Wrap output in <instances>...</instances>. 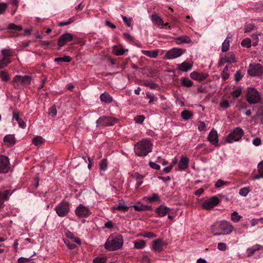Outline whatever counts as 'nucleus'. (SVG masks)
<instances>
[{
	"instance_id": "nucleus-1",
	"label": "nucleus",
	"mask_w": 263,
	"mask_h": 263,
	"mask_svg": "<svg viewBox=\"0 0 263 263\" xmlns=\"http://www.w3.org/2000/svg\"><path fill=\"white\" fill-rule=\"evenodd\" d=\"M123 245V239L121 235L111 234L106 240L104 247L105 249L110 251L118 250L122 248Z\"/></svg>"
},
{
	"instance_id": "nucleus-2",
	"label": "nucleus",
	"mask_w": 263,
	"mask_h": 263,
	"mask_svg": "<svg viewBox=\"0 0 263 263\" xmlns=\"http://www.w3.org/2000/svg\"><path fill=\"white\" fill-rule=\"evenodd\" d=\"M152 144L149 140H145L138 142L135 145L136 154L140 157L146 156L152 152Z\"/></svg>"
},
{
	"instance_id": "nucleus-3",
	"label": "nucleus",
	"mask_w": 263,
	"mask_h": 263,
	"mask_svg": "<svg viewBox=\"0 0 263 263\" xmlns=\"http://www.w3.org/2000/svg\"><path fill=\"white\" fill-rule=\"evenodd\" d=\"M244 135L243 129L240 127L235 128L224 139V141L229 143L239 141Z\"/></svg>"
},
{
	"instance_id": "nucleus-4",
	"label": "nucleus",
	"mask_w": 263,
	"mask_h": 263,
	"mask_svg": "<svg viewBox=\"0 0 263 263\" xmlns=\"http://www.w3.org/2000/svg\"><path fill=\"white\" fill-rule=\"evenodd\" d=\"M54 210L59 217H65L67 215L70 211L69 204L67 202L63 201L57 204Z\"/></svg>"
},
{
	"instance_id": "nucleus-5",
	"label": "nucleus",
	"mask_w": 263,
	"mask_h": 263,
	"mask_svg": "<svg viewBox=\"0 0 263 263\" xmlns=\"http://www.w3.org/2000/svg\"><path fill=\"white\" fill-rule=\"evenodd\" d=\"M246 99L250 104H256L259 101L260 97L256 89L251 88L247 92Z\"/></svg>"
},
{
	"instance_id": "nucleus-6",
	"label": "nucleus",
	"mask_w": 263,
	"mask_h": 263,
	"mask_svg": "<svg viewBox=\"0 0 263 263\" xmlns=\"http://www.w3.org/2000/svg\"><path fill=\"white\" fill-rule=\"evenodd\" d=\"M215 227H218L221 230V235H228L232 233L234 229L233 225L226 220L216 222Z\"/></svg>"
},
{
	"instance_id": "nucleus-7",
	"label": "nucleus",
	"mask_w": 263,
	"mask_h": 263,
	"mask_svg": "<svg viewBox=\"0 0 263 263\" xmlns=\"http://www.w3.org/2000/svg\"><path fill=\"white\" fill-rule=\"evenodd\" d=\"M115 118L103 116L100 117L97 121V126H112L116 123Z\"/></svg>"
},
{
	"instance_id": "nucleus-8",
	"label": "nucleus",
	"mask_w": 263,
	"mask_h": 263,
	"mask_svg": "<svg viewBox=\"0 0 263 263\" xmlns=\"http://www.w3.org/2000/svg\"><path fill=\"white\" fill-rule=\"evenodd\" d=\"M185 51L181 48H174L168 50L165 54V57L167 59L171 60L177 58L181 56Z\"/></svg>"
},
{
	"instance_id": "nucleus-9",
	"label": "nucleus",
	"mask_w": 263,
	"mask_h": 263,
	"mask_svg": "<svg viewBox=\"0 0 263 263\" xmlns=\"http://www.w3.org/2000/svg\"><path fill=\"white\" fill-rule=\"evenodd\" d=\"M219 203V198L216 196H213L211 198L204 201L201 205L202 209L209 210L218 205Z\"/></svg>"
},
{
	"instance_id": "nucleus-10",
	"label": "nucleus",
	"mask_w": 263,
	"mask_h": 263,
	"mask_svg": "<svg viewBox=\"0 0 263 263\" xmlns=\"http://www.w3.org/2000/svg\"><path fill=\"white\" fill-rule=\"evenodd\" d=\"M248 73L252 77L259 76L263 73V67L260 64H250Z\"/></svg>"
},
{
	"instance_id": "nucleus-11",
	"label": "nucleus",
	"mask_w": 263,
	"mask_h": 263,
	"mask_svg": "<svg viewBox=\"0 0 263 263\" xmlns=\"http://www.w3.org/2000/svg\"><path fill=\"white\" fill-rule=\"evenodd\" d=\"M10 169L9 159L8 157L0 155V174L6 173Z\"/></svg>"
},
{
	"instance_id": "nucleus-12",
	"label": "nucleus",
	"mask_w": 263,
	"mask_h": 263,
	"mask_svg": "<svg viewBox=\"0 0 263 263\" xmlns=\"http://www.w3.org/2000/svg\"><path fill=\"white\" fill-rule=\"evenodd\" d=\"M74 36L70 33L66 32L62 34L58 40V45L61 47L66 45L68 42L72 41Z\"/></svg>"
},
{
	"instance_id": "nucleus-13",
	"label": "nucleus",
	"mask_w": 263,
	"mask_h": 263,
	"mask_svg": "<svg viewBox=\"0 0 263 263\" xmlns=\"http://www.w3.org/2000/svg\"><path fill=\"white\" fill-rule=\"evenodd\" d=\"M75 213L80 218L87 217L90 215L89 209L82 204H80L76 209Z\"/></svg>"
},
{
	"instance_id": "nucleus-14",
	"label": "nucleus",
	"mask_w": 263,
	"mask_h": 263,
	"mask_svg": "<svg viewBox=\"0 0 263 263\" xmlns=\"http://www.w3.org/2000/svg\"><path fill=\"white\" fill-rule=\"evenodd\" d=\"M208 140L213 145L217 146L218 144V136L217 132L212 129L208 136Z\"/></svg>"
},
{
	"instance_id": "nucleus-15",
	"label": "nucleus",
	"mask_w": 263,
	"mask_h": 263,
	"mask_svg": "<svg viewBox=\"0 0 263 263\" xmlns=\"http://www.w3.org/2000/svg\"><path fill=\"white\" fill-rule=\"evenodd\" d=\"M208 74L206 73H199L197 71H193L190 73V77L198 81H202L206 79Z\"/></svg>"
},
{
	"instance_id": "nucleus-16",
	"label": "nucleus",
	"mask_w": 263,
	"mask_h": 263,
	"mask_svg": "<svg viewBox=\"0 0 263 263\" xmlns=\"http://www.w3.org/2000/svg\"><path fill=\"white\" fill-rule=\"evenodd\" d=\"M189 159L187 157L182 156L178 163V169L182 171L186 169L189 166Z\"/></svg>"
},
{
	"instance_id": "nucleus-17",
	"label": "nucleus",
	"mask_w": 263,
	"mask_h": 263,
	"mask_svg": "<svg viewBox=\"0 0 263 263\" xmlns=\"http://www.w3.org/2000/svg\"><path fill=\"white\" fill-rule=\"evenodd\" d=\"M12 192L10 190H6L4 192L0 191V208L3 204L4 200H7L9 196L11 195Z\"/></svg>"
},
{
	"instance_id": "nucleus-18",
	"label": "nucleus",
	"mask_w": 263,
	"mask_h": 263,
	"mask_svg": "<svg viewBox=\"0 0 263 263\" xmlns=\"http://www.w3.org/2000/svg\"><path fill=\"white\" fill-rule=\"evenodd\" d=\"M171 209L166 206L160 205L156 209V213L161 217L165 216L170 211Z\"/></svg>"
},
{
	"instance_id": "nucleus-19",
	"label": "nucleus",
	"mask_w": 263,
	"mask_h": 263,
	"mask_svg": "<svg viewBox=\"0 0 263 263\" xmlns=\"http://www.w3.org/2000/svg\"><path fill=\"white\" fill-rule=\"evenodd\" d=\"M263 249V246L259 244H256L251 248H248L247 253L248 257L252 256L256 251Z\"/></svg>"
},
{
	"instance_id": "nucleus-20",
	"label": "nucleus",
	"mask_w": 263,
	"mask_h": 263,
	"mask_svg": "<svg viewBox=\"0 0 263 263\" xmlns=\"http://www.w3.org/2000/svg\"><path fill=\"white\" fill-rule=\"evenodd\" d=\"M163 243L161 239L155 240L153 245V249L155 251L160 252L163 250Z\"/></svg>"
},
{
	"instance_id": "nucleus-21",
	"label": "nucleus",
	"mask_w": 263,
	"mask_h": 263,
	"mask_svg": "<svg viewBox=\"0 0 263 263\" xmlns=\"http://www.w3.org/2000/svg\"><path fill=\"white\" fill-rule=\"evenodd\" d=\"M193 67V65L189 62H184L178 65L177 69L183 72H187L190 70Z\"/></svg>"
},
{
	"instance_id": "nucleus-22",
	"label": "nucleus",
	"mask_w": 263,
	"mask_h": 263,
	"mask_svg": "<svg viewBox=\"0 0 263 263\" xmlns=\"http://www.w3.org/2000/svg\"><path fill=\"white\" fill-rule=\"evenodd\" d=\"M175 41L177 44H181L182 43H192V41L191 38L186 35H182L177 37L176 38Z\"/></svg>"
},
{
	"instance_id": "nucleus-23",
	"label": "nucleus",
	"mask_w": 263,
	"mask_h": 263,
	"mask_svg": "<svg viewBox=\"0 0 263 263\" xmlns=\"http://www.w3.org/2000/svg\"><path fill=\"white\" fill-rule=\"evenodd\" d=\"M258 174L255 175L253 177V180H257L260 178H263V161H260L257 165Z\"/></svg>"
},
{
	"instance_id": "nucleus-24",
	"label": "nucleus",
	"mask_w": 263,
	"mask_h": 263,
	"mask_svg": "<svg viewBox=\"0 0 263 263\" xmlns=\"http://www.w3.org/2000/svg\"><path fill=\"white\" fill-rule=\"evenodd\" d=\"M3 141L8 146L13 145L15 143L14 137L12 135H7L5 136L4 138Z\"/></svg>"
},
{
	"instance_id": "nucleus-25",
	"label": "nucleus",
	"mask_w": 263,
	"mask_h": 263,
	"mask_svg": "<svg viewBox=\"0 0 263 263\" xmlns=\"http://www.w3.org/2000/svg\"><path fill=\"white\" fill-rule=\"evenodd\" d=\"M100 100L103 102L111 103L112 101V98L107 92H105L102 93L100 97Z\"/></svg>"
},
{
	"instance_id": "nucleus-26",
	"label": "nucleus",
	"mask_w": 263,
	"mask_h": 263,
	"mask_svg": "<svg viewBox=\"0 0 263 263\" xmlns=\"http://www.w3.org/2000/svg\"><path fill=\"white\" fill-rule=\"evenodd\" d=\"M142 53L145 55L152 58H156L158 55V50H142L141 51Z\"/></svg>"
},
{
	"instance_id": "nucleus-27",
	"label": "nucleus",
	"mask_w": 263,
	"mask_h": 263,
	"mask_svg": "<svg viewBox=\"0 0 263 263\" xmlns=\"http://www.w3.org/2000/svg\"><path fill=\"white\" fill-rule=\"evenodd\" d=\"M152 21L158 26H161L164 24L163 20L157 14H153L152 15Z\"/></svg>"
},
{
	"instance_id": "nucleus-28",
	"label": "nucleus",
	"mask_w": 263,
	"mask_h": 263,
	"mask_svg": "<svg viewBox=\"0 0 263 263\" xmlns=\"http://www.w3.org/2000/svg\"><path fill=\"white\" fill-rule=\"evenodd\" d=\"M2 58L5 59H9L13 55L12 50L9 48H4L1 50Z\"/></svg>"
},
{
	"instance_id": "nucleus-29",
	"label": "nucleus",
	"mask_w": 263,
	"mask_h": 263,
	"mask_svg": "<svg viewBox=\"0 0 263 263\" xmlns=\"http://www.w3.org/2000/svg\"><path fill=\"white\" fill-rule=\"evenodd\" d=\"M12 83L15 88H20V85H22V76L18 75L15 76L13 79Z\"/></svg>"
},
{
	"instance_id": "nucleus-30",
	"label": "nucleus",
	"mask_w": 263,
	"mask_h": 263,
	"mask_svg": "<svg viewBox=\"0 0 263 263\" xmlns=\"http://www.w3.org/2000/svg\"><path fill=\"white\" fill-rule=\"evenodd\" d=\"M181 116L183 119L187 120L192 118L193 114L189 110H184L182 111Z\"/></svg>"
},
{
	"instance_id": "nucleus-31",
	"label": "nucleus",
	"mask_w": 263,
	"mask_h": 263,
	"mask_svg": "<svg viewBox=\"0 0 263 263\" xmlns=\"http://www.w3.org/2000/svg\"><path fill=\"white\" fill-rule=\"evenodd\" d=\"M181 85L186 87H190L193 85V82L186 77H182L181 79Z\"/></svg>"
},
{
	"instance_id": "nucleus-32",
	"label": "nucleus",
	"mask_w": 263,
	"mask_h": 263,
	"mask_svg": "<svg viewBox=\"0 0 263 263\" xmlns=\"http://www.w3.org/2000/svg\"><path fill=\"white\" fill-rule=\"evenodd\" d=\"M142 85L145 87H148L151 89H157L159 87V86L158 84L154 83L152 81H144L142 82Z\"/></svg>"
},
{
	"instance_id": "nucleus-33",
	"label": "nucleus",
	"mask_w": 263,
	"mask_h": 263,
	"mask_svg": "<svg viewBox=\"0 0 263 263\" xmlns=\"http://www.w3.org/2000/svg\"><path fill=\"white\" fill-rule=\"evenodd\" d=\"M134 247L137 249H141L145 247V241L143 240H138L134 241Z\"/></svg>"
},
{
	"instance_id": "nucleus-34",
	"label": "nucleus",
	"mask_w": 263,
	"mask_h": 263,
	"mask_svg": "<svg viewBox=\"0 0 263 263\" xmlns=\"http://www.w3.org/2000/svg\"><path fill=\"white\" fill-rule=\"evenodd\" d=\"M241 218V216L238 214V213L235 211L233 212L231 215V220L234 222H238Z\"/></svg>"
},
{
	"instance_id": "nucleus-35",
	"label": "nucleus",
	"mask_w": 263,
	"mask_h": 263,
	"mask_svg": "<svg viewBox=\"0 0 263 263\" xmlns=\"http://www.w3.org/2000/svg\"><path fill=\"white\" fill-rule=\"evenodd\" d=\"M31 78L28 76H22V85L27 86L30 84Z\"/></svg>"
},
{
	"instance_id": "nucleus-36",
	"label": "nucleus",
	"mask_w": 263,
	"mask_h": 263,
	"mask_svg": "<svg viewBox=\"0 0 263 263\" xmlns=\"http://www.w3.org/2000/svg\"><path fill=\"white\" fill-rule=\"evenodd\" d=\"M128 209H129V206H127L126 204L125 205H118L117 206L112 207V210L114 211L117 210V211H121V212H123L127 211L128 210Z\"/></svg>"
},
{
	"instance_id": "nucleus-37",
	"label": "nucleus",
	"mask_w": 263,
	"mask_h": 263,
	"mask_svg": "<svg viewBox=\"0 0 263 263\" xmlns=\"http://www.w3.org/2000/svg\"><path fill=\"white\" fill-rule=\"evenodd\" d=\"M44 142V140L42 137L37 136L32 140V143L36 146H40Z\"/></svg>"
},
{
	"instance_id": "nucleus-38",
	"label": "nucleus",
	"mask_w": 263,
	"mask_h": 263,
	"mask_svg": "<svg viewBox=\"0 0 263 263\" xmlns=\"http://www.w3.org/2000/svg\"><path fill=\"white\" fill-rule=\"evenodd\" d=\"M230 40L226 39L222 44L221 51L223 52H227L229 50Z\"/></svg>"
},
{
	"instance_id": "nucleus-39",
	"label": "nucleus",
	"mask_w": 263,
	"mask_h": 263,
	"mask_svg": "<svg viewBox=\"0 0 263 263\" xmlns=\"http://www.w3.org/2000/svg\"><path fill=\"white\" fill-rule=\"evenodd\" d=\"M11 62L9 59L2 58V59L0 60V69L6 67Z\"/></svg>"
},
{
	"instance_id": "nucleus-40",
	"label": "nucleus",
	"mask_w": 263,
	"mask_h": 263,
	"mask_svg": "<svg viewBox=\"0 0 263 263\" xmlns=\"http://www.w3.org/2000/svg\"><path fill=\"white\" fill-rule=\"evenodd\" d=\"M216 225V222L212 226L211 230L212 232L213 233L214 235H221V230H220L218 227H215Z\"/></svg>"
},
{
	"instance_id": "nucleus-41",
	"label": "nucleus",
	"mask_w": 263,
	"mask_h": 263,
	"mask_svg": "<svg viewBox=\"0 0 263 263\" xmlns=\"http://www.w3.org/2000/svg\"><path fill=\"white\" fill-rule=\"evenodd\" d=\"M250 191L249 187H245L239 190V194L243 196L246 197Z\"/></svg>"
},
{
	"instance_id": "nucleus-42",
	"label": "nucleus",
	"mask_w": 263,
	"mask_h": 263,
	"mask_svg": "<svg viewBox=\"0 0 263 263\" xmlns=\"http://www.w3.org/2000/svg\"><path fill=\"white\" fill-rule=\"evenodd\" d=\"M140 236L148 238H152L157 236L155 234L151 232H144L142 233H140Z\"/></svg>"
},
{
	"instance_id": "nucleus-43",
	"label": "nucleus",
	"mask_w": 263,
	"mask_h": 263,
	"mask_svg": "<svg viewBox=\"0 0 263 263\" xmlns=\"http://www.w3.org/2000/svg\"><path fill=\"white\" fill-rule=\"evenodd\" d=\"M114 52L116 55H123L125 52V50L123 48H117L114 47Z\"/></svg>"
},
{
	"instance_id": "nucleus-44",
	"label": "nucleus",
	"mask_w": 263,
	"mask_h": 263,
	"mask_svg": "<svg viewBox=\"0 0 263 263\" xmlns=\"http://www.w3.org/2000/svg\"><path fill=\"white\" fill-rule=\"evenodd\" d=\"M71 60V57L69 56H64V57L57 58L54 59L55 62H69Z\"/></svg>"
},
{
	"instance_id": "nucleus-45",
	"label": "nucleus",
	"mask_w": 263,
	"mask_h": 263,
	"mask_svg": "<svg viewBox=\"0 0 263 263\" xmlns=\"http://www.w3.org/2000/svg\"><path fill=\"white\" fill-rule=\"evenodd\" d=\"M8 29L16 31H21L22 30V27L20 25H16L13 23H11L9 24Z\"/></svg>"
},
{
	"instance_id": "nucleus-46",
	"label": "nucleus",
	"mask_w": 263,
	"mask_h": 263,
	"mask_svg": "<svg viewBox=\"0 0 263 263\" xmlns=\"http://www.w3.org/2000/svg\"><path fill=\"white\" fill-rule=\"evenodd\" d=\"M228 182L223 181L221 179H218L215 183V186L216 187L219 188L224 185H228Z\"/></svg>"
},
{
	"instance_id": "nucleus-47",
	"label": "nucleus",
	"mask_w": 263,
	"mask_h": 263,
	"mask_svg": "<svg viewBox=\"0 0 263 263\" xmlns=\"http://www.w3.org/2000/svg\"><path fill=\"white\" fill-rule=\"evenodd\" d=\"M133 208L137 211H143L148 210V206L143 204L135 205L133 206Z\"/></svg>"
},
{
	"instance_id": "nucleus-48",
	"label": "nucleus",
	"mask_w": 263,
	"mask_h": 263,
	"mask_svg": "<svg viewBox=\"0 0 263 263\" xmlns=\"http://www.w3.org/2000/svg\"><path fill=\"white\" fill-rule=\"evenodd\" d=\"M146 98L147 99H149V101L148 102L149 104H152L154 101L157 100V98L155 96V95L153 93H150L149 92L146 93Z\"/></svg>"
},
{
	"instance_id": "nucleus-49",
	"label": "nucleus",
	"mask_w": 263,
	"mask_h": 263,
	"mask_svg": "<svg viewBox=\"0 0 263 263\" xmlns=\"http://www.w3.org/2000/svg\"><path fill=\"white\" fill-rule=\"evenodd\" d=\"M121 17L123 20L124 23L126 24L127 27H130L132 23V17H127L125 16L121 15Z\"/></svg>"
},
{
	"instance_id": "nucleus-50",
	"label": "nucleus",
	"mask_w": 263,
	"mask_h": 263,
	"mask_svg": "<svg viewBox=\"0 0 263 263\" xmlns=\"http://www.w3.org/2000/svg\"><path fill=\"white\" fill-rule=\"evenodd\" d=\"M241 45L247 48H250L251 46V40L250 39H245L241 43Z\"/></svg>"
},
{
	"instance_id": "nucleus-51",
	"label": "nucleus",
	"mask_w": 263,
	"mask_h": 263,
	"mask_svg": "<svg viewBox=\"0 0 263 263\" xmlns=\"http://www.w3.org/2000/svg\"><path fill=\"white\" fill-rule=\"evenodd\" d=\"M241 93V89L240 87L237 88L235 90L231 92V95L234 98L238 97Z\"/></svg>"
},
{
	"instance_id": "nucleus-52",
	"label": "nucleus",
	"mask_w": 263,
	"mask_h": 263,
	"mask_svg": "<svg viewBox=\"0 0 263 263\" xmlns=\"http://www.w3.org/2000/svg\"><path fill=\"white\" fill-rule=\"evenodd\" d=\"M107 161L106 159H103L100 163V167L101 170L105 171L107 168Z\"/></svg>"
},
{
	"instance_id": "nucleus-53",
	"label": "nucleus",
	"mask_w": 263,
	"mask_h": 263,
	"mask_svg": "<svg viewBox=\"0 0 263 263\" xmlns=\"http://www.w3.org/2000/svg\"><path fill=\"white\" fill-rule=\"evenodd\" d=\"M57 111L55 106H52L49 109L48 114L49 116L54 117L57 115Z\"/></svg>"
},
{
	"instance_id": "nucleus-54",
	"label": "nucleus",
	"mask_w": 263,
	"mask_h": 263,
	"mask_svg": "<svg viewBox=\"0 0 263 263\" xmlns=\"http://www.w3.org/2000/svg\"><path fill=\"white\" fill-rule=\"evenodd\" d=\"M227 60L229 64H231L232 63H235L236 60L235 58V55L233 53H230L229 54V56L227 57Z\"/></svg>"
},
{
	"instance_id": "nucleus-55",
	"label": "nucleus",
	"mask_w": 263,
	"mask_h": 263,
	"mask_svg": "<svg viewBox=\"0 0 263 263\" xmlns=\"http://www.w3.org/2000/svg\"><path fill=\"white\" fill-rule=\"evenodd\" d=\"M243 77L240 70H238L234 74V80L236 82H239Z\"/></svg>"
},
{
	"instance_id": "nucleus-56",
	"label": "nucleus",
	"mask_w": 263,
	"mask_h": 263,
	"mask_svg": "<svg viewBox=\"0 0 263 263\" xmlns=\"http://www.w3.org/2000/svg\"><path fill=\"white\" fill-rule=\"evenodd\" d=\"M0 77L3 81H8L9 80V77L6 72H0Z\"/></svg>"
},
{
	"instance_id": "nucleus-57",
	"label": "nucleus",
	"mask_w": 263,
	"mask_h": 263,
	"mask_svg": "<svg viewBox=\"0 0 263 263\" xmlns=\"http://www.w3.org/2000/svg\"><path fill=\"white\" fill-rule=\"evenodd\" d=\"M206 125L203 121H199L198 123V129L200 132L203 131L205 129Z\"/></svg>"
},
{
	"instance_id": "nucleus-58",
	"label": "nucleus",
	"mask_w": 263,
	"mask_h": 263,
	"mask_svg": "<svg viewBox=\"0 0 263 263\" xmlns=\"http://www.w3.org/2000/svg\"><path fill=\"white\" fill-rule=\"evenodd\" d=\"M8 5L6 3H0V14H2L4 13L8 7Z\"/></svg>"
},
{
	"instance_id": "nucleus-59",
	"label": "nucleus",
	"mask_w": 263,
	"mask_h": 263,
	"mask_svg": "<svg viewBox=\"0 0 263 263\" xmlns=\"http://www.w3.org/2000/svg\"><path fill=\"white\" fill-rule=\"evenodd\" d=\"M148 200L150 202H154V201H160V199H159V196H158V194H156V193L153 194L152 196L149 197L148 198Z\"/></svg>"
},
{
	"instance_id": "nucleus-60",
	"label": "nucleus",
	"mask_w": 263,
	"mask_h": 263,
	"mask_svg": "<svg viewBox=\"0 0 263 263\" xmlns=\"http://www.w3.org/2000/svg\"><path fill=\"white\" fill-rule=\"evenodd\" d=\"M219 105L221 108L223 109H227L230 107L229 102L227 100H225L220 102Z\"/></svg>"
},
{
	"instance_id": "nucleus-61",
	"label": "nucleus",
	"mask_w": 263,
	"mask_h": 263,
	"mask_svg": "<svg viewBox=\"0 0 263 263\" xmlns=\"http://www.w3.org/2000/svg\"><path fill=\"white\" fill-rule=\"evenodd\" d=\"M106 260L105 257H97L93 259V263H106Z\"/></svg>"
},
{
	"instance_id": "nucleus-62",
	"label": "nucleus",
	"mask_w": 263,
	"mask_h": 263,
	"mask_svg": "<svg viewBox=\"0 0 263 263\" xmlns=\"http://www.w3.org/2000/svg\"><path fill=\"white\" fill-rule=\"evenodd\" d=\"M145 117L143 115L137 116L135 118V121L136 123L141 124L144 121Z\"/></svg>"
},
{
	"instance_id": "nucleus-63",
	"label": "nucleus",
	"mask_w": 263,
	"mask_h": 263,
	"mask_svg": "<svg viewBox=\"0 0 263 263\" xmlns=\"http://www.w3.org/2000/svg\"><path fill=\"white\" fill-rule=\"evenodd\" d=\"M217 248L220 251H225L227 249V245L223 242H219L218 243Z\"/></svg>"
},
{
	"instance_id": "nucleus-64",
	"label": "nucleus",
	"mask_w": 263,
	"mask_h": 263,
	"mask_svg": "<svg viewBox=\"0 0 263 263\" xmlns=\"http://www.w3.org/2000/svg\"><path fill=\"white\" fill-rule=\"evenodd\" d=\"M123 36L128 41H134V37L129 33H124Z\"/></svg>"
}]
</instances>
